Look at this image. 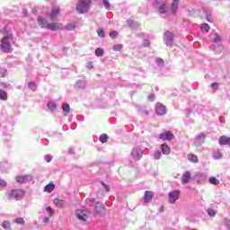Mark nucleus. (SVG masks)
Wrapping results in <instances>:
<instances>
[{
	"label": "nucleus",
	"mask_w": 230,
	"mask_h": 230,
	"mask_svg": "<svg viewBox=\"0 0 230 230\" xmlns=\"http://www.w3.org/2000/svg\"><path fill=\"white\" fill-rule=\"evenodd\" d=\"M62 109L65 113V116H67V114L71 112V107L67 103H63Z\"/></svg>",
	"instance_id": "obj_26"
},
{
	"label": "nucleus",
	"mask_w": 230,
	"mask_h": 230,
	"mask_svg": "<svg viewBox=\"0 0 230 230\" xmlns=\"http://www.w3.org/2000/svg\"><path fill=\"white\" fill-rule=\"evenodd\" d=\"M201 30H202V31H206L207 33H208L209 30H211V27H209V24H208V23H202Z\"/></svg>",
	"instance_id": "obj_33"
},
{
	"label": "nucleus",
	"mask_w": 230,
	"mask_h": 230,
	"mask_svg": "<svg viewBox=\"0 0 230 230\" xmlns=\"http://www.w3.org/2000/svg\"><path fill=\"white\" fill-rule=\"evenodd\" d=\"M221 40H222V38H220V36H218V34H216L213 39V42H215V44H218V42H220Z\"/></svg>",
	"instance_id": "obj_43"
},
{
	"label": "nucleus",
	"mask_w": 230,
	"mask_h": 230,
	"mask_svg": "<svg viewBox=\"0 0 230 230\" xmlns=\"http://www.w3.org/2000/svg\"><path fill=\"white\" fill-rule=\"evenodd\" d=\"M110 37L111 39H116V37H118V31H113L110 32Z\"/></svg>",
	"instance_id": "obj_49"
},
{
	"label": "nucleus",
	"mask_w": 230,
	"mask_h": 230,
	"mask_svg": "<svg viewBox=\"0 0 230 230\" xmlns=\"http://www.w3.org/2000/svg\"><path fill=\"white\" fill-rule=\"evenodd\" d=\"M105 53V51L103 50V49L102 48H98L95 50V55L96 57H103V54Z\"/></svg>",
	"instance_id": "obj_35"
},
{
	"label": "nucleus",
	"mask_w": 230,
	"mask_h": 230,
	"mask_svg": "<svg viewBox=\"0 0 230 230\" xmlns=\"http://www.w3.org/2000/svg\"><path fill=\"white\" fill-rule=\"evenodd\" d=\"M59 12L60 11L58 10V8H53L52 9V11L50 13V15H49L51 21H55V19H57V16L58 15Z\"/></svg>",
	"instance_id": "obj_23"
},
{
	"label": "nucleus",
	"mask_w": 230,
	"mask_h": 230,
	"mask_svg": "<svg viewBox=\"0 0 230 230\" xmlns=\"http://www.w3.org/2000/svg\"><path fill=\"white\" fill-rule=\"evenodd\" d=\"M181 0H173L172 6H171V13H172V15H175L178 8H179V3Z\"/></svg>",
	"instance_id": "obj_19"
},
{
	"label": "nucleus",
	"mask_w": 230,
	"mask_h": 230,
	"mask_svg": "<svg viewBox=\"0 0 230 230\" xmlns=\"http://www.w3.org/2000/svg\"><path fill=\"white\" fill-rule=\"evenodd\" d=\"M166 112H168V110H166V107H164V105L161 103L156 104L155 113L157 114V116H164Z\"/></svg>",
	"instance_id": "obj_11"
},
{
	"label": "nucleus",
	"mask_w": 230,
	"mask_h": 230,
	"mask_svg": "<svg viewBox=\"0 0 230 230\" xmlns=\"http://www.w3.org/2000/svg\"><path fill=\"white\" fill-rule=\"evenodd\" d=\"M0 100L6 102L8 100V93L4 90H0Z\"/></svg>",
	"instance_id": "obj_27"
},
{
	"label": "nucleus",
	"mask_w": 230,
	"mask_h": 230,
	"mask_svg": "<svg viewBox=\"0 0 230 230\" xmlns=\"http://www.w3.org/2000/svg\"><path fill=\"white\" fill-rule=\"evenodd\" d=\"M97 33L99 37H101V39H105V30L103 29V27L99 28Z\"/></svg>",
	"instance_id": "obj_32"
},
{
	"label": "nucleus",
	"mask_w": 230,
	"mask_h": 230,
	"mask_svg": "<svg viewBox=\"0 0 230 230\" xmlns=\"http://www.w3.org/2000/svg\"><path fill=\"white\" fill-rule=\"evenodd\" d=\"M55 190V185L53 183H49L44 187V191H47L48 193H51Z\"/></svg>",
	"instance_id": "obj_28"
},
{
	"label": "nucleus",
	"mask_w": 230,
	"mask_h": 230,
	"mask_svg": "<svg viewBox=\"0 0 230 230\" xmlns=\"http://www.w3.org/2000/svg\"><path fill=\"white\" fill-rule=\"evenodd\" d=\"M159 211H160V213H163V211H164V206H161L160 208H159Z\"/></svg>",
	"instance_id": "obj_58"
},
{
	"label": "nucleus",
	"mask_w": 230,
	"mask_h": 230,
	"mask_svg": "<svg viewBox=\"0 0 230 230\" xmlns=\"http://www.w3.org/2000/svg\"><path fill=\"white\" fill-rule=\"evenodd\" d=\"M202 10H203V12H204V13H206V15H207V19H208V17H209V15H211V12H206V8H202Z\"/></svg>",
	"instance_id": "obj_55"
},
{
	"label": "nucleus",
	"mask_w": 230,
	"mask_h": 230,
	"mask_svg": "<svg viewBox=\"0 0 230 230\" xmlns=\"http://www.w3.org/2000/svg\"><path fill=\"white\" fill-rule=\"evenodd\" d=\"M223 155L220 149H217L213 152V158L216 160L222 159Z\"/></svg>",
	"instance_id": "obj_24"
},
{
	"label": "nucleus",
	"mask_w": 230,
	"mask_h": 230,
	"mask_svg": "<svg viewBox=\"0 0 230 230\" xmlns=\"http://www.w3.org/2000/svg\"><path fill=\"white\" fill-rule=\"evenodd\" d=\"M28 87L29 89H31V91H37V84H35V82H30L28 84Z\"/></svg>",
	"instance_id": "obj_37"
},
{
	"label": "nucleus",
	"mask_w": 230,
	"mask_h": 230,
	"mask_svg": "<svg viewBox=\"0 0 230 230\" xmlns=\"http://www.w3.org/2000/svg\"><path fill=\"white\" fill-rule=\"evenodd\" d=\"M162 155H163V154H161V151H157L154 154V159L159 160V159H161Z\"/></svg>",
	"instance_id": "obj_45"
},
{
	"label": "nucleus",
	"mask_w": 230,
	"mask_h": 230,
	"mask_svg": "<svg viewBox=\"0 0 230 230\" xmlns=\"http://www.w3.org/2000/svg\"><path fill=\"white\" fill-rule=\"evenodd\" d=\"M69 154H73V149H69Z\"/></svg>",
	"instance_id": "obj_61"
},
{
	"label": "nucleus",
	"mask_w": 230,
	"mask_h": 230,
	"mask_svg": "<svg viewBox=\"0 0 230 230\" xmlns=\"http://www.w3.org/2000/svg\"><path fill=\"white\" fill-rule=\"evenodd\" d=\"M6 181L0 179V188H6Z\"/></svg>",
	"instance_id": "obj_51"
},
{
	"label": "nucleus",
	"mask_w": 230,
	"mask_h": 230,
	"mask_svg": "<svg viewBox=\"0 0 230 230\" xmlns=\"http://www.w3.org/2000/svg\"><path fill=\"white\" fill-rule=\"evenodd\" d=\"M147 99L149 100V102H154V100H155V95L150 94L148 95Z\"/></svg>",
	"instance_id": "obj_54"
},
{
	"label": "nucleus",
	"mask_w": 230,
	"mask_h": 230,
	"mask_svg": "<svg viewBox=\"0 0 230 230\" xmlns=\"http://www.w3.org/2000/svg\"><path fill=\"white\" fill-rule=\"evenodd\" d=\"M4 164H0V170H4Z\"/></svg>",
	"instance_id": "obj_60"
},
{
	"label": "nucleus",
	"mask_w": 230,
	"mask_h": 230,
	"mask_svg": "<svg viewBox=\"0 0 230 230\" xmlns=\"http://www.w3.org/2000/svg\"><path fill=\"white\" fill-rule=\"evenodd\" d=\"M224 224H225L226 227H227V229L230 230V219L225 218Z\"/></svg>",
	"instance_id": "obj_48"
},
{
	"label": "nucleus",
	"mask_w": 230,
	"mask_h": 230,
	"mask_svg": "<svg viewBox=\"0 0 230 230\" xmlns=\"http://www.w3.org/2000/svg\"><path fill=\"white\" fill-rule=\"evenodd\" d=\"M208 182L209 184H214V186H218V184H220V181H218V179L216 177H210L208 179Z\"/></svg>",
	"instance_id": "obj_29"
},
{
	"label": "nucleus",
	"mask_w": 230,
	"mask_h": 230,
	"mask_svg": "<svg viewBox=\"0 0 230 230\" xmlns=\"http://www.w3.org/2000/svg\"><path fill=\"white\" fill-rule=\"evenodd\" d=\"M155 62L157 66H164V60H163V58H157Z\"/></svg>",
	"instance_id": "obj_47"
},
{
	"label": "nucleus",
	"mask_w": 230,
	"mask_h": 230,
	"mask_svg": "<svg viewBox=\"0 0 230 230\" xmlns=\"http://www.w3.org/2000/svg\"><path fill=\"white\" fill-rule=\"evenodd\" d=\"M112 49L113 51H120L121 49H123V45L122 44L113 45Z\"/></svg>",
	"instance_id": "obj_40"
},
{
	"label": "nucleus",
	"mask_w": 230,
	"mask_h": 230,
	"mask_svg": "<svg viewBox=\"0 0 230 230\" xmlns=\"http://www.w3.org/2000/svg\"><path fill=\"white\" fill-rule=\"evenodd\" d=\"M181 181L182 184H189V182L191 181V172L190 171L185 172L181 175Z\"/></svg>",
	"instance_id": "obj_12"
},
{
	"label": "nucleus",
	"mask_w": 230,
	"mask_h": 230,
	"mask_svg": "<svg viewBox=\"0 0 230 230\" xmlns=\"http://www.w3.org/2000/svg\"><path fill=\"white\" fill-rule=\"evenodd\" d=\"M161 150L164 155H170V153L172 152L170 146L166 143L161 145Z\"/></svg>",
	"instance_id": "obj_18"
},
{
	"label": "nucleus",
	"mask_w": 230,
	"mask_h": 230,
	"mask_svg": "<svg viewBox=\"0 0 230 230\" xmlns=\"http://www.w3.org/2000/svg\"><path fill=\"white\" fill-rule=\"evenodd\" d=\"M94 209H95V213H98L99 215H103V213H105V207L102 202H97L95 204Z\"/></svg>",
	"instance_id": "obj_13"
},
{
	"label": "nucleus",
	"mask_w": 230,
	"mask_h": 230,
	"mask_svg": "<svg viewBox=\"0 0 230 230\" xmlns=\"http://www.w3.org/2000/svg\"><path fill=\"white\" fill-rule=\"evenodd\" d=\"M191 112H192L191 110H189V114H191Z\"/></svg>",
	"instance_id": "obj_63"
},
{
	"label": "nucleus",
	"mask_w": 230,
	"mask_h": 230,
	"mask_svg": "<svg viewBox=\"0 0 230 230\" xmlns=\"http://www.w3.org/2000/svg\"><path fill=\"white\" fill-rule=\"evenodd\" d=\"M102 4L106 10H109V8H111V3H109V0H102Z\"/></svg>",
	"instance_id": "obj_42"
},
{
	"label": "nucleus",
	"mask_w": 230,
	"mask_h": 230,
	"mask_svg": "<svg viewBox=\"0 0 230 230\" xmlns=\"http://www.w3.org/2000/svg\"><path fill=\"white\" fill-rule=\"evenodd\" d=\"M12 44H13V35L7 34L1 40L0 48L4 53H12L13 51Z\"/></svg>",
	"instance_id": "obj_1"
},
{
	"label": "nucleus",
	"mask_w": 230,
	"mask_h": 230,
	"mask_svg": "<svg viewBox=\"0 0 230 230\" xmlns=\"http://www.w3.org/2000/svg\"><path fill=\"white\" fill-rule=\"evenodd\" d=\"M143 46H144V48L150 47V40H148V39L144 40H143Z\"/></svg>",
	"instance_id": "obj_46"
},
{
	"label": "nucleus",
	"mask_w": 230,
	"mask_h": 230,
	"mask_svg": "<svg viewBox=\"0 0 230 230\" xmlns=\"http://www.w3.org/2000/svg\"><path fill=\"white\" fill-rule=\"evenodd\" d=\"M47 28L49 30H51L52 31H55L57 30V23H55V22L49 23V24H47Z\"/></svg>",
	"instance_id": "obj_38"
},
{
	"label": "nucleus",
	"mask_w": 230,
	"mask_h": 230,
	"mask_svg": "<svg viewBox=\"0 0 230 230\" xmlns=\"http://www.w3.org/2000/svg\"><path fill=\"white\" fill-rule=\"evenodd\" d=\"M55 206H57V208H64L66 201L62 200V199H55L53 200Z\"/></svg>",
	"instance_id": "obj_25"
},
{
	"label": "nucleus",
	"mask_w": 230,
	"mask_h": 230,
	"mask_svg": "<svg viewBox=\"0 0 230 230\" xmlns=\"http://www.w3.org/2000/svg\"><path fill=\"white\" fill-rule=\"evenodd\" d=\"M75 87L77 89H85V82H84L82 80L77 81L75 84Z\"/></svg>",
	"instance_id": "obj_31"
},
{
	"label": "nucleus",
	"mask_w": 230,
	"mask_h": 230,
	"mask_svg": "<svg viewBox=\"0 0 230 230\" xmlns=\"http://www.w3.org/2000/svg\"><path fill=\"white\" fill-rule=\"evenodd\" d=\"M91 4H93V0H79L75 5V10L77 13H87Z\"/></svg>",
	"instance_id": "obj_2"
},
{
	"label": "nucleus",
	"mask_w": 230,
	"mask_h": 230,
	"mask_svg": "<svg viewBox=\"0 0 230 230\" xmlns=\"http://www.w3.org/2000/svg\"><path fill=\"white\" fill-rule=\"evenodd\" d=\"M65 28L66 30H67V31H73L75 28H76V26L75 25V23H68Z\"/></svg>",
	"instance_id": "obj_36"
},
{
	"label": "nucleus",
	"mask_w": 230,
	"mask_h": 230,
	"mask_svg": "<svg viewBox=\"0 0 230 230\" xmlns=\"http://www.w3.org/2000/svg\"><path fill=\"white\" fill-rule=\"evenodd\" d=\"M45 209L48 211V213H49V217H53V209L51 207H47Z\"/></svg>",
	"instance_id": "obj_50"
},
{
	"label": "nucleus",
	"mask_w": 230,
	"mask_h": 230,
	"mask_svg": "<svg viewBox=\"0 0 230 230\" xmlns=\"http://www.w3.org/2000/svg\"><path fill=\"white\" fill-rule=\"evenodd\" d=\"M206 175L204 172H198L195 176L194 179L197 181V182H202V181H206Z\"/></svg>",
	"instance_id": "obj_21"
},
{
	"label": "nucleus",
	"mask_w": 230,
	"mask_h": 230,
	"mask_svg": "<svg viewBox=\"0 0 230 230\" xmlns=\"http://www.w3.org/2000/svg\"><path fill=\"white\" fill-rule=\"evenodd\" d=\"M44 224H49V217H43Z\"/></svg>",
	"instance_id": "obj_56"
},
{
	"label": "nucleus",
	"mask_w": 230,
	"mask_h": 230,
	"mask_svg": "<svg viewBox=\"0 0 230 230\" xmlns=\"http://www.w3.org/2000/svg\"><path fill=\"white\" fill-rule=\"evenodd\" d=\"M164 41L168 48H172L173 46V33L170 32V31H167L164 33Z\"/></svg>",
	"instance_id": "obj_6"
},
{
	"label": "nucleus",
	"mask_w": 230,
	"mask_h": 230,
	"mask_svg": "<svg viewBox=\"0 0 230 230\" xmlns=\"http://www.w3.org/2000/svg\"><path fill=\"white\" fill-rule=\"evenodd\" d=\"M212 89H214V91H217V89H218V83H213L211 84Z\"/></svg>",
	"instance_id": "obj_53"
},
{
	"label": "nucleus",
	"mask_w": 230,
	"mask_h": 230,
	"mask_svg": "<svg viewBox=\"0 0 230 230\" xmlns=\"http://www.w3.org/2000/svg\"><path fill=\"white\" fill-rule=\"evenodd\" d=\"M152 4L160 15L166 13V8L168 6L166 3H160L159 0H152Z\"/></svg>",
	"instance_id": "obj_4"
},
{
	"label": "nucleus",
	"mask_w": 230,
	"mask_h": 230,
	"mask_svg": "<svg viewBox=\"0 0 230 230\" xmlns=\"http://www.w3.org/2000/svg\"><path fill=\"white\" fill-rule=\"evenodd\" d=\"M181 195V191L179 190H174L169 192V202L170 204H175L177 200H179V196Z\"/></svg>",
	"instance_id": "obj_7"
},
{
	"label": "nucleus",
	"mask_w": 230,
	"mask_h": 230,
	"mask_svg": "<svg viewBox=\"0 0 230 230\" xmlns=\"http://www.w3.org/2000/svg\"><path fill=\"white\" fill-rule=\"evenodd\" d=\"M102 187L105 189V191H111V187L103 182H102Z\"/></svg>",
	"instance_id": "obj_52"
},
{
	"label": "nucleus",
	"mask_w": 230,
	"mask_h": 230,
	"mask_svg": "<svg viewBox=\"0 0 230 230\" xmlns=\"http://www.w3.org/2000/svg\"><path fill=\"white\" fill-rule=\"evenodd\" d=\"M15 224H20L22 226H24L25 222L24 219L22 217H17L16 219H14Z\"/></svg>",
	"instance_id": "obj_41"
},
{
	"label": "nucleus",
	"mask_w": 230,
	"mask_h": 230,
	"mask_svg": "<svg viewBox=\"0 0 230 230\" xmlns=\"http://www.w3.org/2000/svg\"><path fill=\"white\" fill-rule=\"evenodd\" d=\"M152 199H154V192L146 190L144 194V202H152Z\"/></svg>",
	"instance_id": "obj_16"
},
{
	"label": "nucleus",
	"mask_w": 230,
	"mask_h": 230,
	"mask_svg": "<svg viewBox=\"0 0 230 230\" xmlns=\"http://www.w3.org/2000/svg\"><path fill=\"white\" fill-rule=\"evenodd\" d=\"M24 197V190L21 189H13L5 193L7 200H21Z\"/></svg>",
	"instance_id": "obj_3"
},
{
	"label": "nucleus",
	"mask_w": 230,
	"mask_h": 230,
	"mask_svg": "<svg viewBox=\"0 0 230 230\" xmlns=\"http://www.w3.org/2000/svg\"><path fill=\"white\" fill-rule=\"evenodd\" d=\"M131 155L133 159H135L136 161H139V159L143 157V150H141V148L139 147H135L131 152Z\"/></svg>",
	"instance_id": "obj_9"
},
{
	"label": "nucleus",
	"mask_w": 230,
	"mask_h": 230,
	"mask_svg": "<svg viewBox=\"0 0 230 230\" xmlns=\"http://www.w3.org/2000/svg\"><path fill=\"white\" fill-rule=\"evenodd\" d=\"M108 139H109V137L105 134L101 135V137H99V140L101 141V143H107Z\"/></svg>",
	"instance_id": "obj_39"
},
{
	"label": "nucleus",
	"mask_w": 230,
	"mask_h": 230,
	"mask_svg": "<svg viewBox=\"0 0 230 230\" xmlns=\"http://www.w3.org/2000/svg\"><path fill=\"white\" fill-rule=\"evenodd\" d=\"M75 217L78 220H81V222H87V219L89 218V210L78 209L75 211Z\"/></svg>",
	"instance_id": "obj_5"
},
{
	"label": "nucleus",
	"mask_w": 230,
	"mask_h": 230,
	"mask_svg": "<svg viewBox=\"0 0 230 230\" xmlns=\"http://www.w3.org/2000/svg\"><path fill=\"white\" fill-rule=\"evenodd\" d=\"M159 139H162L163 141H172V139H173V133H172V131L161 133L159 135Z\"/></svg>",
	"instance_id": "obj_10"
},
{
	"label": "nucleus",
	"mask_w": 230,
	"mask_h": 230,
	"mask_svg": "<svg viewBox=\"0 0 230 230\" xmlns=\"http://www.w3.org/2000/svg\"><path fill=\"white\" fill-rule=\"evenodd\" d=\"M137 37H143V34H137Z\"/></svg>",
	"instance_id": "obj_62"
},
{
	"label": "nucleus",
	"mask_w": 230,
	"mask_h": 230,
	"mask_svg": "<svg viewBox=\"0 0 230 230\" xmlns=\"http://www.w3.org/2000/svg\"><path fill=\"white\" fill-rule=\"evenodd\" d=\"M33 177L31 175H24V176H17L16 181L17 182H30V181H32Z\"/></svg>",
	"instance_id": "obj_15"
},
{
	"label": "nucleus",
	"mask_w": 230,
	"mask_h": 230,
	"mask_svg": "<svg viewBox=\"0 0 230 230\" xmlns=\"http://www.w3.org/2000/svg\"><path fill=\"white\" fill-rule=\"evenodd\" d=\"M48 108L49 109V111H52V112H54V111H57V103H55V102H49Z\"/></svg>",
	"instance_id": "obj_30"
},
{
	"label": "nucleus",
	"mask_w": 230,
	"mask_h": 230,
	"mask_svg": "<svg viewBox=\"0 0 230 230\" xmlns=\"http://www.w3.org/2000/svg\"><path fill=\"white\" fill-rule=\"evenodd\" d=\"M144 114H146V116H149L150 111H144Z\"/></svg>",
	"instance_id": "obj_59"
},
{
	"label": "nucleus",
	"mask_w": 230,
	"mask_h": 230,
	"mask_svg": "<svg viewBox=\"0 0 230 230\" xmlns=\"http://www.w3.org/2000/svg\"><path fill=\"white\" fill-rule=\"evenodd\" d=\"M207 213H208V217H211L212 218L217 216V211H215V209H213V208H208Z\"/></svg>",
	"instance_id": "obj_34"
},
{
	"label": "nucleus",
	"mask_w": 230,
	"mask_h": 230,
	"mask_svg": "<svg viewBox=\"0 0 230 230\" xmlns=\"http://www.w3.org/2000/svg\"><path fill=\"white\" fill-rule=\"evenodd\" d=\"M127 22H128L129 28H131V30H139V28H141V24L139 22H137V21L128 20Z\"/></svg>",
	"instance_id": "obj_14"
},
{
	"label": "nucleus",
	"mask_w": 230,
	"mask_h": 230,
	"mask_svg": "<svg viewBox=\"0 0 230 230\" xmlns=\"http://www.w3.org/2000/svg\"><path fill=\"white\" fill-rule=\"evenodd\" d=\"M206 142V134L200 133L195 137L194 145L195 146H202L204 143Z\"/></svg>",
	"instance_id": "obj_8"
},
{
	"label": "nucleus",
	"mask_w": 230,
	"mask_h": 230,
	"mask_svg": "<svg viewBox=\"0 0 230 230\" xmlns=\"http://www.w3.org/2000/svg\"><path fill=\"white\" fill-rule=\"evenodd\" d=\"M87 67H88L89 69H93V61H90V62L88 63Z\"/></svg>",
	"instance_id": "obj_57"
},
{
	"label": "nucleus",
	"mask_w": 230,
	"mask_h": 230,
	"mask_svg": "<svg viewBox=\"0 0 230 230\" xmlns=\"http://www.w3.org/2000/svg\"><path fill=\"white\" fill-rule=\"evenodd\" d=\"M38 24L41 28H48V20L42 16H38Z\"/></svg>",
	"instance_id": "obj_17"
},
{
	"label": "nucleus",
	"mask_w": 230,
	"mask_h": 230,
	"mask_svg": "<svg viewBox=\"0 0 230 230\" xmlns=\"http://www.w3.org/2000/svg\"><path fill=\"white\" fill-rule=\"evenodd\" d=\"M187 159H188V161H190V163H194V164H199V156H197L196 155L189 154V155H187Z\"/></svg>",
	"instance_id": "obj_20"
},
{
	"label": "nucleus",
	"mask_w": 230,
	"mask_h": 230,
	"mask_svg": "<svg viewBox=\"0 0 230 230\" xmlns=\"http://www.w3.org/2000/svg\"><path fill=\"white\" fill-rule=\"evenodd\" d=\"M44 159H45L46 163H51V161H53V156L51 155H46L44 156Z\"/></svg>",
	"instance_id": "obj_44"
},
{
	"label": "nucleus",
	"mask_w": 230,
	"mask_h": 230,
	"mask_svg": "<svg viewBox=\"0 0 230 230\" xmlns=\"http://www.w3.org/2000/svg\"><path fill=\"white\" fill-rule=\"evenodd\" d=\"M1 227H3L4 230H10L12 229V223L8 220H4L2 222Z\"/></svg>",
	"instance_id": "obj_22"
}]
</instances>
